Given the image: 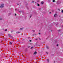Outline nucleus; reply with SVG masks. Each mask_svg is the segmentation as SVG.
<instances>
[{"mask_svg":"<svg viewBox=\"0 0 63 63\" xmlns=\"http://www.w3.org/2000/svg\"><path fill=\"white\" fill-rule=\"evenodd\" d=\"M46 53L47 54H48V52H46Z\"/></svg>","mask_w":63,"mask_h":63,"instance_id":"ddd939ff","label":"nucleus"},{"mask_svg":"<svg viewBox=\"0 0 63 63\" xmlns=\"http://www.w3.org/2000/svg\"><path fill=\"white\" fill-rule=\"evenodd\" d=\"M62 13H63V10H62Z\"/></svg>","mask_w":63,"mask_h":63,"instance_id":"6ab92c4d","label":"nucleus"},{"mask_svg":"<svg viewBox=\"0 0 63 63\" xmlns=\"http://www.w3.org/2000/svg\"><path fill=\"white\" fill-rule=\"evenodd\" d=\"M47 61L48 62L49 61V59H47Z\"/></svg>","mask_w":63,"mask_h":63,"instance_id":"9d476101","label":"nucleus"},{"mask_svg":"<svg viewBox=\"0 0 63 63\" xmlns=\"http://www.w3.org/2000/svg\"><path fill=\"white\" fill-rule=\"evenodd\" d=\"M15 16H16V14H15Z\"/></svg>","mask_w":63,"mask_h":63,"instance_id":"412c9836","label":"nucleus"},{"mask_svg":"<svg viewBox=\"0 0 63 63\" xmlns=\"http://www.w3.org/2000/svg\"><path fill=\"white\" fill-rule=\"evenodd\" d=\"M20 32H18L17 33H20Z\"/></svg>","mask_w":63,"mask_h":63,"instance_id":"f8f14e48","label":"nucleus"},{"mask_svg":"<svg viewBox=\"0 0 63 63\" xmlns=\"http://www.w3.org/2000/svg\"><path fill=\"white\" fill-rule=\"evenodd\" d=\"M30 17H31V16H30Z\"/></svg>","mask_w":63,"mask_h":63,"instance_id":"b1692460","label":"nucleus"},{"mask_svg":"<svg viewBox=\"0 0 63 63\" xmlns=\"http://www.w3.org/2000/svg\"><path fill=\"white\" fill-rule=\"evenodd\" d=\"M54 63H55V61H54Z\"/></svg>","mask_w":63,"mask_h":63,"instance_id":"c85d7f7f","label":"nucleus"},{"mask_svg":"<svg viewBox=\"0 0 63 63\" xmlns=\"http://www.w3.org/2000/svg\"><path fill=\"white\" fill-rule=\"evenodd\" d=\"M0 19L2 20V18H0Z\"/></svg>","mask_w":63,"mask_h":63,"instance_id":"aec40b11","label":"nucleus"},{"mask_svg":"<svg viewBox=\"0 0 63 63\" xmlns=\"http://www.w3.org/2000/svg\"><path fill=\"white\" fill-rule=\"evenodd\" d=\"M29 41H30V42H31L32 41L31 40H30Z\"/></svg>","mask_w":63,"mask_h":63,"instance_id":"4be33fe9","label":"nucleus"},{"mask_svg":"<svg viewBox=\"0 0 63 63\" xmlns=\"http://www.w3.org/2000/svg\"><path fill=\"white\" fill-rule=\"evenodd\" d=\"M59 2V1H58V2H57V4H58V3Z\"/></svg>","mask_w":63,"mask_h":63,"instance_id":"2eb2a0df","label":"nucleus"},{"mask_svg":"<svg viewBox=\"0 0 63 63\" xmlns=\"http://www.w3.org/2000/svg\"><path fill=\"white\" fill-rule=\"evenodd\" d=\"M8 36H9V37H11V35L10 34H8Z\"/></svg>","mask_w":63,"mask_h":63,"instance_id":"0eeeda50","label":"nucleus"},{"mask_svg":"<svg viewBox=\"0 0 63 63\" xmlns=\"http://www.w3.org/2000/svg\"><path fill=\"white\" fill-rule=\"evenodd\" d=\"M39 40H40V38H39Z\"/></svg>","mask_w":63,"mask_h":63,"instance_id":"bb28decb","label":"nucleus"},{"mask_svg":"<svg viewBox=\"0 0 63 63\" xmlns=\"http://www.w3.org/2000/svg\"><path fill=\"white\" fill-rule=\"evenodd\" d=\"M13 43H12V42H10V45H12V44Z\"/></svg>","mask_w":63,"mask_h":63,"instance_id":"423d86ee","label":"nucleus"},{"mask_svg":"<svg viewBox=\"0 0 63 63\" xmlns=\"http://www.w3.org/2000/svg\"><path fill=\"white\" fill-rule=\"evenodd\" d=\"M23 29V28H21L20 29V30H22Z\"/></svg>","mask_w":63,"mask_h":63,"instance_id":"39448f33","label":"nucleus"},{"mask_svg":"<svg viewBox=\"0 0 63 63\" xmlns=\"http://www.w3.org/2000/svg\"><path fill=\"white\" fill-rule=\"evenodd\" d=\"M57 16V15L56 14H55L54 15V17H56V16Z\"/></svg>","mask_w":63,"mask_h":63,"instance_id":"f03ea898","label":"nucleus"},{"mask_svg":"<svg viewBox=\"0 0 63 63\" xmlns=\"http://www.w3.org/2000/svg\"><path fill=\"white\" fill-rule=\"evenodd\" d=\"M32 31L33 32H35V31L34 30H33Z\"/></svg>","mask_w":63,"mask_h":63,"instance_id":"4468645a","label":"nucleus"},{"mask_svg":"<svg viewBox=\"0 0 63 63\" xmlns=\"http://www.w3.org/2000/svg\"><path fill=\"white\" fill-rule=\"evenodd\" d=\"M16 10H17V9H15L16 11Z\"/></svg>","mask_w":63,"mask_h":63,"instance_id":"393cba45","label":"nucleus"},{"mask_svg":"<svg viewBox=\"0 0 63 63\" xmlns=\"http://www.w3.org/2000/svg\"><path fill=\"white\" fill-rule=\"evenodd\" d=\"M4 4H1V6H0V7H1V8H3V7H4Z\"/></svg>","mask_w":63,"mask_h":63,"instance_id":"f257e3e1","label":"nucleus"},{"mask_svg":"<svg viewBox=\"0 0 63 63\" xmlns=\"http://www.w3.org/2000/svg\"><path fill=\"white\" fill-rule=\"evenodd\" d=\"M46 47L47 49L48 48V46H47Z\"/></svg>","mask_w":63,"mask_h":63,"instance_id":"6e6552de","label":"nucleus"},{"mask_svg":"<svg viewBox=\"0 0 63 63\" xmlns=\"http://www.w3.org/2000/svg\"><path fill=\"white\" fill-rule=\"evenodd\" d=\"M37 5L38 6H40V5L38 4H37Z\"/></svg>","mask_w":63,"mask_h":63,"instance_id":"1a4fd4ad","label":"nucleus"},{"mask_svg":"<svg viewBox=\"0 0 63 63\" xmlns=\"http://www.w3.org/2000/svg\"><path fill=\"white\" fill-rule=\"evenodd\" d=\"M40 34V33H39V34Z\"/></svg>","mask_w":63,"mask_h":63,"instance_id":"a878e982","label":"nucleus"},{"mask_svg":"<svg viewBox=\"0 0 63 63\" xmlns=\"http://www.w3.org/2000/svg\"><path fill=\"white\" fill-rule=\"evenodd\" d=\"M7 29H6L5 30V31H7Z\"/></svg>","mask_w":63,"mask_h":63,"instance_id":"dca6fc26","label":"nucleus"},{"mask_svg":"<svg viewBox=\"0 0 63 63\" xmlns=\"http://www.w3.org/2000/svg\"><path fill=\"white\" fill-rule=\"evenodd\" d=\"M49 13L50 14L51 13V12H50Z\"/></svg>","mask_w":63,"mask_h":63,"instance_id":"cd10ccee","label":"nucleus"},{"mask_svg":"<svg viewBox=\"0 0 63 63\" xmlns=\"http://www.w3.org/2000/svg\"><path fill=\"white\" fill-rule=\"evenodd\" d=\"M37 53V52L36 51H35L34 53V55L35 54H36Z\"/></svg>","mask_w":63,"mask_h":63,"instance_id":"7ed1b4c3","label":"nucleus"},{"mask_svg":"<svg viewBox=\"0 0 63 63\" xmlns=\"http://www.w3.org/2000/svg\"><path fill=\"white\" fill-rule=\"evenodd\" d=\"M34 1H32V3H34Z\"/></svg>","mask_w":63,"mask_h":63,"instance_id":"a211bd4d","label":"nucleus"},{"mask_svg":"<svg viewBox=\"0 0 63 63\" xmlns=\"http://www.w3.org/2000/svg\"><path fill=\"white\" fill-rule=\"evenodd\" d=\"M57 46H58V44H57Z\"/></svg>","mask_w":63,"mask_h":63,"instance_id":"5701e85b","label":"nucleus"},{"mask_svg":"<svg viewBox=\"0 0 63 63\" xmlns=\"http://www.w3.org/2000/svg\"><path fill=\"white\" fill-rule=\"evenodd\" d=\"M33 47H32L31 48V49H32V48H33Z\"/></svg>","mask_w":63,"mask_h":63,"instance_id":"f3484780","label":"nucleus"},{"mask_svg":"<svg viewBox=\"0 0 63 63\" xmlns=\"http://www.w3.org/2000/svg\"><path fill=\"white\" fill-rule=\"evenodd\" d=\"M53 2H55V0H53Z\"/></svg>","mask_w":63,"mask_h":63,"instance_id":"9b49d317","label":"nucleus"},{"mask_svg":"<svg viewBox=\"0 0 63 63\" xmlns=\"http://www.w3.org/2000/svg\"><path fill=\"white\" fill-rule=\"evenodd\" d=\"M41 4H44V2L43 1H42L41 2Z\"/></svg>","mask_w":63,"mask_h":63,"instance_id":"20e7f679","label":"nucleus"},{"mask_svg":"<svg viewBox=\"0 0 63 63\" xmlns=\"http://www.w3.org/2000/svg\"><path fill=\"white\" fill-rule=\"evenodd\" d=\"M17 5H18V4H17Z\"/></svg>","mask_w":63,"mask_h":63,"instance_id":"c756f323","label":"nucleus"}]
</instances>
